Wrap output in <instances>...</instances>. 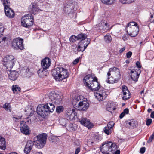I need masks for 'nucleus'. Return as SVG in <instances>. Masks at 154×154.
I'll list each match as a JSON object with an SVG mask.
<instances>
[{
  "label": "nucleus",
  "instance_id": "34",
  "mask_svg": "<svg viewBox=\"0 0 154 154\" xmlns=\"http://www.w3.org/2000/svg\"><path fill=\"white\" fill-rule=\"evenodd\" d=\"M67 119L64 118H60L59 120V123L60 124L63 126H65L66 123L68 122Z\"/></svg>",
  "mask_w": 154,
  "mask_h": 154
},
{
  "label": "nucleus",
  "instance_id": "45",
  "mask_svg": "<svg viewBox=\"0 0 154 154\" xmlns=\"http://www.w3.org/2000/svg\"><path fill=\"white\" fill-rule=\"evenodd\" d=\"M154 139V132L149 137V140H147V142L148 143H150L152 141V140Z\"/></svg>",
  "mask_w": 154,
  "mask_h": 154
},
{
  "label": "nucleus",
  "instance_id": "28",
  "mask_svg": "<svg viewBox=\"0 0 154 154\" xmlns=\"http://www.w3.org/2000/svg\"><path fill=\"white\" fill-rule=\"evenodd\" d=\"M78 40L83 41V42L88 41V39H90L89 38H87V35L86 34L81 33L77 35Z\"/></svg>",
  "mask_w": 154,
  "mask_h": 154
},
{
  "label": "nucleus",
  "instance_id": "35",
  "mask_svg": "<svg viewBox=\"0 0 154 154\" xmlns=\"http://www.w3.org/2000/svg\"><path fill=\"white\" fill-rule=\"evenodd\" d=\"M3 108L5 109V110H8L10 112H11V106L10 103H6L3 106Z\"/></svg>",
  "mask_w": 154,
  "mask_h": 154
},
{
  "label": "nucleus",
  "instance_id": "44",
  "mask_svg": "<svg viewBox=\"0 0 154 154\" xmlns=\"http://www.w3.org/2000/svg\"><path fill=\"white\" fill-rule=\"evenodd\" d=\"M3 3L4 7V8H5V6L9 7L10 2L8 0H3Z\"/></svg>",
  "mask_w": 154,
  "mask_h": 154
},
{
  "label": "nucleus",
  "instance_id": "54",
  "mask_svg": "<svg viewBox=\"0 0 154 154\" xmlns=\"http://www.w3.org/2000/svg\"><path fill=\"white\" fill-rule=\"evenodd\" d=\"M136 65L137 68H140L141 67V65L140 64V63L139 61H137L136 63Z\"/></svg>",
  "mask_w": 154,
  "mask_h": 154
},
{
  "label": "nucleus",
  "instance_id": "24",
  "mask_svg": "<svg viewBox=\"0 0 154 154\" xmlns=\"http://www.w3.org/2000/svg\"><path fill=\"white\" fill-rule=\"evenodd\" d=\"M30 9V11L31 13L34 14H36L39 11V9L38 7V6L35 3H33L30 6L29 8Z\"/></svg>",
  "mask_w": 154,
  "mask_h": 154
},
{
  "label": "nucleus",
  "instance_id": "61",
  "mask_svg": "<svg viewBox=\"0 0 154 154\" xmlns=\"http://www.w3.org/2000/svg\"><path fill=\"white\" fill-rule=\"evenodd\" d=\"M153 17V15H151L150 18V21L151 22H152L154 21V19L153 20H151V19Z\"/></svg>",
  "mask_w": 154,
  "mask_h": 154
},
{
  "label": "nucleus",
  "instance_id": "37",
  "mask_svg": "<svg viewBox=\"0 0 154 154\" xmlns=\"http://www.w3.org/2000/svg\"><path fill=\"white\" fill-rule=\"evenodd\" d=\"M64 110V107L63 106H58L56 107V112L58 113H60L63 111Z\"/></svg>",
  "mask_w": 154,
  "mask_h": 154
},
{
  "label": "nucleus",
  "instance_id": "33",
  "mask_svg": "<svg viewBox=\"0 0 154 154\" xmlns=\"http://www.w3.org/2000/svg\"><path fill=\"white\" fill-rule=\"evenodd\" d=\"M12 90L14 93L17 94L18 93L17 92L20 91L21 89L19 86L13 85L12 87Z\"/></svg>",
  "mask_w": 154,
  "mask_h": 154
},
{
  "label": "nucleus",
  "instance_id": "39",
  "mask_svg": "<svg viewBox=\"0 0 154 154\" xmlns=\"http://www.w3.org/2000/svg\"><path fill=\"white\" fill-rule=\"evenodd\" d=\"M112 72H115L116 73H117L118 75L120 76V71L119 69L115 67H113L110 68Z\"/></svg>",
  "mask_w": 154,
  "mask_h": 154
},
{
  "label": "nucleus",
  "instance_id": "58",
  "mask_svg": "<svg viewBox=\"0 0 154 154\" xmlns=\"http://www.w3.org/2000/svg\"><path fill=\"white\" fill-rule=\"evenodd\" d=\"M102 3L107 5V3H108V0H101Z\"/></svg>",
  "mask_w": 154,
  "mask_h": 154
},
{
  "label": "nucleus",
  "instance_id": "46",
  "mask_svg": "<svg viewBox=\"0 0 154 154\" xmlns=\"http://www.w3.org/2000/svg\"><path fill=\"white\" fill-rule=\"evenodd\" d=\"M100 136L98 135H95L93 136V140L95 141H98L100 140Z\"/></svg>",
  "mask_w": 154,
  "mask_h": 154
},
{
  "label": "nucleus",
  "instance_id": "56",
  "mask_svg": "<svg viewBox=\"0 0 154 154\" xmlns=\"http://www.w3.org/2000/svg\"><path fill=\"white\" fill-rule=\"evenodd\" d=\"M80 150V149L79 147L77 148L75 152V154H78Z\"/></svg>",
  "mask_w": 154,
  "mask_h": 154
},
{
  "label": "nucleus",
  "instance_id": "6",
  "mask_svg": "<svg viewBox=\"0 0 154 154\" xmlns=\"http://www.w3.org/2000/svg\"><path fill=\"white\" fill-rule=\"evenodd\" d=\"M47 135L46 133L38 135L34 138V141L37 142V146L38 148H42L46 144Z\"/></svg>",
  "mask_w": 154,
  "mask_h": 154
},
{
  "label": "nucleus",
  "instance_id": "49",
  "mask_svg": "<svg viewBox=\"0 0 154 154\" xmlns=\"http://www.w3.org/2000/svg\"><path fill=\"white\" fill-rule=\"evenodd\" d=\"M152 122V120L151 119H148L146 121V124L147 126L149 125Z\"/></svg>",
  "mask_w": 154,
  "mask_h": 154
},
{
  "label": "nucleus",
  "instance_id": "53",
  "mask_svg": "<svg viewBox=\"0 0 154 154\" xmlns=\"http://www.w3.org/2000/svg\"><path fill=\"white\" fill-rule=\"evenodd\" d=\"M108 3H107V5H112L115 3L116 0H108Z\"/></svg>",
  "mask_w": 154,
  "mask_h": 154
},
{
  "label": "nucleus",
  "instance_id": "32",
  "mask_svg": "<svg viewBox=\"0 0 154 154\" xmlns=\"http://www.w3.org/2000/svg\"><path fill=\"white\" fill-rule=\"evenodd\" d=\"M130 27L132 28L133 29H136L138 30V28H139L137 23L135 22H131L129 23L126 28Z\"/></svg>",
  "mask_w": 154,
  "mask_h": 154
},
{
  "label": "nucleus",
  "instance_id": "16",
  "mask_svg": "<svg viewBox=\"0 0 154 154\" xmlns=\"http://www.w3.org/2000/svg\"><path fill=\"white\" fill-rule=\"evenodd\" d=\"M4 11L6 15L8 18H12L14 16V13L13 10L9 7L5 6Z\"/></svg>",
  "mask_w": 154,
  "mask_h": 154
},
{
  "label": "nucleus",
  "instance_id": "9",
  "mask_svg": "<svg viewBox=\"0 0 154 154\" xmlns=\"http://www.w3.org/2000/svg\"><path fill=\"white\" fill-rule=\"evenodd\" d=\"M88 103L85 101H80L79 102L76 103H74V107L79 110L85 111L87 110L89 106Z\"/></svg>",
  "mask_w": 154,
  "mask_h": 154
},
{
  "label": "nucleus",
  "instance_id": "27",
  "mask_svg": "<svg viewBox=\"0 0 154 154\" xmlns=\"http://www.w3.org/2000/svg\"><path fill=\"white\" fill-rule=\"evenodd\" d=\"M45 105L49 114L50 113H52L54 111L55 108L54 104L52 103H48L45 104Z\"/></svg>",
  "mask_w": 154,
  "mask_h": 154
},
{
  "label": "nucleus",
  "instance_id": "31",
  "mask_svg": "<svg viewBox=\"0 0 154 154\" xmlns=\"http://www.w3.org/2000/svg\"><path fill=\"white\" fill-rule=\"evenodd\" d=\"M5 139L0 136V149L5 150L6 149Z\"/></svg>",
  "mask_w": 154,
  "mask_h": 154
},
{
  "label": "nucleus",
  "instance_id": "4",
  "mask_svg": "<svg viewBox=\"0 0 154 154\" xmlns=\"http://www.w3.org/2000/svg\"><path fill=\"white\" fill-rule=\"evenodd\" d=\"M16 60L12 55H8L5 57L3 59V64L6 67L8 71H11L15 64Z\"/></svg>",
  "mask_w": 154,
  "mask_h": 154
},
{
  "label": "nucleus",
  "instance_id": "30",
  "mask_svg": "<svg viewBox=\"0 0 154 154\" xmlns=\"http://www.w3.org/2000/svg\"><path fill=\"white\" fill-rule=\"evenodd\" d=\"M98 26L100 27V29H103L104 31L105 30H107L110 28L109 25H108V23L103 22H100Z\"/></svg>",
  "mask_w": 154,
  "mask_h": 154
},
{
  "label": "nucleus",
  "instance_id": "63",
  "mask_svg": "<svg viewBox=\"0 0 154 154\" xmlns=\"http://www.w3.org/2000/svg\"><path fill=\"white\" fill-rule=\"evenodd\" d=\"M114 152V151H113ZM115 152V154H120V151L119 150H117L116 151H114Z\"/></svg>",
  "mask_w": 154,
  "mask_h": 154
},
{
  "label": "nucleus",
  "instance_id": "62",
  "mask_svg": "<svg viewBox=\"0 0 154 154\" xmlns=\"http://www.w3.org/2000/svg\"><path fill=\"white\" fill-rule=\"evenodd\" d=\"M112 72V71L109 69V71H108V72L107 73V74L108 77H109V76L111 75L110 73Z\"/></svg>",
  "mask_w": 154,
  "mask_h": 154
},
{
  "label": "nucleus",
  "instance_id": "10",
  "mask_svg": "<svg viewBox=\"0 0 154 154\" xmlns=\"http://www.w3.org/2000/svg\"><path fill=\"white\" fill-rule=\"evenodd\" d=\"M48 97L51 101H52L57 104H60L62 101L61 96L54 91L50 93Z\"/></svg>",
  "mask_w": 154,
  "mask_h": 154
},
{
  "label": "nucleus",
  "instance_id": "17",
  "mask_svg": "<svg viewBox=\"0 0 154 154\" xmlns=\"http://www.w3.org/2000/svg\"><path fill=\"white\" fill-rule=\"evenodd\" d=\"M75 114L74 109H68L66 115V117L67 120H73L75 119Z\"/></svg>",
  "mask_w": 154,
  "mask_h": 154
},
{
  "label": "nucleus",
  "instance_id": "1",
  "mask_svg": "<svg viewBox=\"0 0 154 154\" xmlns=\"http://www.w3.org/2000/svg\"><path fill=\"white\" fill-rule=\"evenodd\" d=\"M83 82L85 85L90 90L92 91H96L94 93V95L99 101H102L103 99L106 97L107 94L104 90L98 91L101 85L96 76L93 77L90 75H88L84 78Z\"/></svg>",
  "mask_w": 154,
  "mask_h": 154
},
{
  "label": "nucleus",
  "instance_id": "8",
  "mask_svg": "<svg viewBox=\"0 0 154 154\" xmlns=\"http://www.w3.org/2000/svg\"><path fill=\"white\" fill-rule=\"evenodd\" d=\"M36 112L39 115L43 118L49 114L45 104L38 105L36 109Z\"/></svg>",
  "mask_w": 154,
  "mask_h": 154
},
{
  "label": "nucleus",
  "instance_id": "57",
  "mask_svg": "<svg viewBox=\"0 0 154 154\" xmlns=\"http://www.w3.org/2000/svg\"><path fill=\"white\" fill-rule=\"evenodd\" d=\"M125 47H123L122 48L120 49L119 50V52L120 53H122L125 50Z\"/></svg>",
  "mask_w": 154,
  "mask_h": 154
},
{
  "label": "nucleus",
  "instance_id": "59",
  "mask_svg": "<svg viewBox=\"0 0 154 154\" xmlns=\"http://www.w3.org/2000/svg\"><path fill=\"white\" fill-rule=\"evenodd\" d=\"M125 116V114L123 112H122L121 113V114H120V115L119 116V118L120 119H122V118H123L124 116Z\"/></svg>",
  "mask_w": 154,
  "mask_h": 154
},
{
  "label": "nucleus",
  "instance_id": "43",
  "mask_svg": "<svg viewBox=\"0 0 154 154\" xmlns=\"http://www.w3.org/2000/svg\"><path fill=\"white\" fill-rule=\"evenodd\" d=\"M135 0H119L120 2L123 4H130L134 2Z\"/></svg>",
  "mask_w": 154,
  "mask_h": 154
},
{
  "label": "nucleus",
  "instance_id": "60",
  "mask_svg": "<svg viewBox=\"0 0 154 154\" xmlns=\"http://www.w3.org/2000/svg\"><path fill=\"white\" fill-rule=\"evenodd\" d=\"M34 113H35V111L32 112H31L30 113L29 115V116H33L34 115Z\"/></svg>",
  "mask_w": 154,
  "mask_h": 154
},
{
  "label": "nucleus",
  "instance_id": "38",
  "mask_svg": "<svg viewBox=\"0 0 154 154\" xmlns=\"http://www.w3.org/2000/svg\"><path fill=\"white\" fill-rule=\"evenodd\" d=\"M109 127V126L108 127L106 126L103 129L104 132L107 135H109L111 133V129Z\"/></svg>",
  "mask_w": 154,
  "mask_h": 154
},
{
  "label": "nucleus",
  "instance_id": "20",
  "mask_svg": "<svg viewBox=\"0 0 154 154\" xmlns=\"http://www.w3.org/2000/svg\"><path fill=\"white\" fill-rule=\"evenodd\" d=\"M35 142L31 140L27 141L24 150L25 153L27 154L30 152L34 145V142Z\"/></svg>",
  "mask_w": 154,
  "mask_h": 154
},
{
  "label": "nucleus",
  "instance_id": "25",
  "mask_svg": "<svg viewBox=\"0 0 154 154\" xmlns=\"http://www.w3.org/2000/svg\"><path fill=\"white\" fill-rule=\"evenodd\" d=\"M37 73L39 76L40 77H43L47 75L48 72L47 69L41 68L40 69L37 71Z\"/></svg>",
  "mask_w": 154,
  "mask_h": 154
},
{
  "label": "nucleus",
  "instance_id": "55",
  "mask_svg": "<svg viewBox=\"0 0 154 154\" xmlns=\"http://www.w3.org/2000/svg\"><path fill=\"white\" fill-rule=\"evenodd\" d=\"M125 114H128L129 112V109L128 108H126L124 109L122 112Z\"/></svg>",
  "mask_w": 154,
  "mask_h": 154
},
{
  "label": "nucleus",
  "instance_id": "36",
  "mask_svg": "<svg viewBox=\"0 0 154 154\" xmlns=\"http://www.w3.org/2000/svg\"><path fill=\"white\" fill-rule=\"evenodd\" d=\"M104 39L105 42L107 43L110 42L112 40V38L111 35L109 34H107L104 37Z\"/></svg>",
  "mask_w": 154,
  "mask_h": 154
},
{
  "label": "nucleus",
  "instance_id": "19",
  "mask_svg": "<svg viewBox=\"0 0 154 154\" xmlns=\"http://www.w3.org/2000/svg\"><path fill=\"white\" fill-rule=\"evenodd\" d=\"M51 63V60L48 57L45 58L41 61V66L44 69H47L50 66Z\"/></svg>",
  "mask_w": 154,
  "mask_h": 154
},
{
  "label": "nucleus",
  "instance_id": "21",
  "mask_svg": "<svg viewBox=\"0 0 154 154\" xmlns=\"http://www.w3.org/2000/svg\"><path fill=\"white\" fill-rule=\"evenodd\" d=\"M138 72L136 70L135 71L131 70L130 74H131V79L135 81H137L139 76V75L141 72L140 70L138 69Z\"/></svg>",
  "mask_w": 154,
  "mask_h": 154
},
{
  "label": "nucleus",
  "instance_id": "13",
  "mask_svg": "<svg viewBox=\"0 0 154 154\" xmlns=\"http://www.w3.org/2000/svg\"><path fill=\"white\" fill-rule=\"evenodd\" d=\"M20 73L23 77H29L31 76L33 73L31 72L29 69L27 67H25L22 69L20 72Z\"/></svg>",
  "mask_w": 154,
  "mask_h": 154
},
{
  "label": "nucleus",
  "instance_id": "11",
  "mask_svg": "<svg viewBox=\"0 0 154 154\" xmlns=\"http://www.w3.org/2000/svg\"><path fill=\"white\" fill-rule=\"evenodd\" d=\"M83 42L80 41L78 44L77 51H76L75 54H77L78 52H83L86 49L88 45L90 44V39Z\"/></svg>",
  "mask_w": 154,
  "mask_h": 154
},
{
  "label": "nucleus",
  "instance_id": "41",
  "mask_svg": "<svg viewBox=\"0 0 154 154\" xmlns=\"http://www.w3.org/2000/svg\"><path fill=\"white\" fill-rule=\"evenodd\" d=\"M69 40L70 42H75L77 40H78L77 36H76L74 35H72L70 37Z\"/></svg>",
  "mask_w": 154,
  "mask_h": 154
},
{
  "label": "nucleus",
  "instance_id": "15",
  "mask_svg": "<svg viewBox=\"0 0 154 154\" xmlns=\"http://www.w3.org/2000/svg\"><path fill=\"white\" fill-rule=\"evenodd\" d=\"M125 29L128 34L132 37L136 36L138 34L139 30V28H138V30L136 29H133L130 27L126 28Z\"/></svg>",
  "mask_w": 154,
  "mask_h": 154
},
{
  "label": "nucleus",
  "instance_id": "52",
  "mask_svg": "<svg viewBox=\"0 0 154 154\" xmlns=\"http://www.w3.org/2000/svg\"><path fill=\"white\" fill-rule=\"evenodd\" d=\"M80 59V57L78 58L75 59V60H74L73 62V64L74 65H75L77 64L79 61Z\"/></svg>",
  "mask_w": 154,
  "mask_h": 154
},
{
  "label": "nucleus",
  "instance_id": "64",
  "mask_svg": "<svg viewBox=\"0 0 154 154\" xmlns=\"http://www.w3.org/2000/svg\"><path fill=\"white\" fill-rule=\"evenodd\" d=\"M150 117L152 118H154V111L152 112L150 115Z\"/></svg>",
  "mask_w": 154,
  "mask_h": 154
},
{
  "label": "nucleus",
  "instance_id": "22",
  "mask_svg": "<svg viewBox=\"0 0 154 154\" xmlns=\"http://www.w3.org/2000/svg\"><path fill=\"white\" fill-rule=\"evenodd\" d=\"M137 125V122L135 120H129L126 121V127L129 129L134 128L136 127Z\"/></svg>",
  "mask_w": 154,
  "mask_h": 154
},
{
  "label": "nucleus",
  "instance_id": "23",
  "mask_svg": "<svg viewBox=\"0 0 154 154\" xmlns=\"http://www.w3.org/2000/svg\"><path fill=\"white\" fill-rule=\"evenodd\" d=\"M10 73L9 74V79L11 80L15 81L18 77L19 76V73L17 71L15 70H13L10 71Z\"/></svg>",
  "mask_w": 154,
  "mask_h": 154
},
{
  "label": "nucleus",
  "instance_id": "51",
  "mask_svg": "<svg viewBox=\"0 0 154 154\" xmlns=\"http://www.w3.org/2000/svg\"><path fill=\"white\" fill-rule=\"evenodd\" d=\"M146 150V148L145 147H143L140 149V152L141 154H143L144 153Z\"/></svg>",
  "mask_w": 154,
  "mask_h": 154
},
{
  "label": "nucleus",
  "instance_id": "48",
  "mask_svg": "<svg viewBox=\"0 0 154 154\" xmlns=\"http://www.w3.org/2000/svg\"><path fill=\"white\" fill-rule=\"evenodd\" d=\"M132 54V53L131 51H129L126 53V57L128 58H130Z\"/></svg>",
  "mask_w": 154,
  "mask_h": 154
},
{
  "label": "nucleus",
  "instance_id": "18",
  "mask_svg": "<svg viewBox=\"0 0 154 154\" xmlns=\"http://www.w3.org/2000/svg\"><path fill=\"white\" fill-rule=\"evenodd\" d=\"M79 121L82 125L87 127H91V126H93V125L91 123L90 120L86 118L82 117L79 119Z\"/></svg>",
  "mask_w": 154,
  "mask_h": 154
},
{
  "label": "nucleus",
  "instance_id": "40",
  "mask_svg": "<svg viewBox=\"0 0 154 154\" xmlns=\"http://www.w3.org/2000/svg\"><path fill=\"white\" fill-rule=\"evenodd\" d=\"M80 100L81 97L80 95L75 96V97H74V99L73 100L72 105H73L74 103H76L80 102Z\"/></svg>",
  "mask_w": 154,
  "mask_h": 154
},
{
  "label": "nucleus",
  "instance_id": "12",
  "mask_svg": "<svg viewBox=\"0 0 154 154\" xmlns=\"http://www.w3.org/2000/svg\"><path fill=\"white\" fill-rule=\"evenodd\" d=\"M20 130L21 132L23 134L29 135L30 134L29 127L26 125V123L24 121L20 122Z\"/></svg>",
  "mask_w": 154,
  "mask_h": 154
},
{
  "label": "nucleus",
  "instance_id": "29",
  "mask_svg": "<svg viewBox=\"0 0 154 154\" xmlns=\"http://www.w3.org/2000/svg\"><path fill=\"white\" fill-rule=\"evenodd\" d=\"M113 104V102L111 103H109L107 104L106 106V108L108 111L112 112V111L116 110V108L115 107Z\"/></svg>",
  "mask_w": 154,
  "mask_h": 154
},
{
  "label": "nucleus",
  "instance_id": "3",
  "mask_svg": "<svg viewBox=\"0 0 154 154\" xmlns=\"http://www.w3.org/2000/svg\"><path fill=\"white\" fill-rule=\"evenodd\" d=\"M117 148V146L116 143L111 141L105 142L103 143L100 149L103 154H113V151Z\"/></svg>",
  "mask_w": 154,
  "mask_h": 154
},
{
  "label": "nucleus",
  "instance_id": "14",
  "mask_svg": "<svg viewBox=\"0 0 154 154\" xmlns=\"http://www.w3.org/2000/svg\"><path fill=\"white\" fill-rule=\"evenodd\" d=\"M122 91L123 94L122 99L125 100H126L130 98V93L128 90L127 87L123 85L122 86Z\"/></svg>",
  "mask_w": 154,
  "mask_h": 154
},
{
  "label": "nucleus",
  "instance_id": "7",
  "mask_svg": "<svg viewBox=\"0 0 154 154\" xmlns=\"http://www.w3.org/2000/svg\"><path fill=\"white\" fill-rule=\"evenodd\" d=\"M23 42V39L19 37L13 39L12 43L13 48L17 50L23 49L24 47Z\"/></svg>",
  "mask_w": 154,
  "mask_h": 154
},
{
  "label": "nucleus",
  "instance_id": "5",
  "mask_svg": "<svg viewBox=\"0 0 154 154\" xmlns=\"http://www.w3.org/2000/svg\"><path fill=\"white\" fill-rule=\"evenodd\" d=\"M34 23L33 17L31 14H28L21 18V24L23 27L29 28L33 25Z\"/></svg>",
  "mask_w": 154,
  "mask_h": 154
},
{
  "label": "nucleus",
  "instance_id": "47",
  "mask_svg": "<svg viewBox=\"0 0 154 154\" xmlns=\"http://www.w3.org/2000/svg\"><path fill=\"white\" fill-rule=\"evenodd\" d=\"M77 46H75V45H72L71 46L72 51L75 53L76 51H77Z\"/></svg>",
  "mask_w": 154,
  "mask_h": 154
},
{
  "label": "nucleus",
  "instance_id": "2",
  "mask_svg": "<svg viewBox=\"0 0 154 154\" xmlns=\"http://www.w3.org/2000/svg\"><path fill=\"white\" fill-rule=\"evenodd\" d=\"M51 74L57 81L63 80L64 79L68 78L69 75L68 70L61 66L56 67L53 69Z\"/></svg>",
  "mask_w": 154,
  "mask_h": 154
},
{
  "label": "nucleus",
  "instance_id": "42",
  "mask_svg": "<svg viewBox=\"0 0 154 154\" xmlns=\"http://www.w3.org/2000/svg\"><path fill=\"white\" fill-rule=\"evenodd\" d=\"M107 79V82L110 84H113L116 82V81L117 82L115 79H113V78L111 76L110 77H108Z\"/></svg>",
  "mask_w": 154,
  "mask_h": 154
},
{
  "label": "nucleus",
  "instance_id": "50",
  "mask_svg": "<svg viewBox=\"0 0 154 154\" xmlns=\"http://www.w3.org/2000/svg\"><path fill=\"white\" fill-rule=\"evenodd\" d=\"M114 123L113 122H109L107 124V127L109 126V128L110 129H112L114 126Z\"/></svg>",
  "mask_w": 154,
  "mask_h": 154
},
{
  "label": "nucleus",
  "instance_id": "26",
  "mask_svg": "<svg viewBox=\"0 0 154 154\" xmlns=\"http://www.w3.org/2000/svg\"><path fill=\"white\" fill-rule=\"evenodd\" d=\"M4 31V29L2 23H0V43L3 44L4 43L6 39V37L5 36L1 37L2 33Z\"/></svg>",
  "mask_w": 154,
  "mask_h": 154
}]
</instances>
